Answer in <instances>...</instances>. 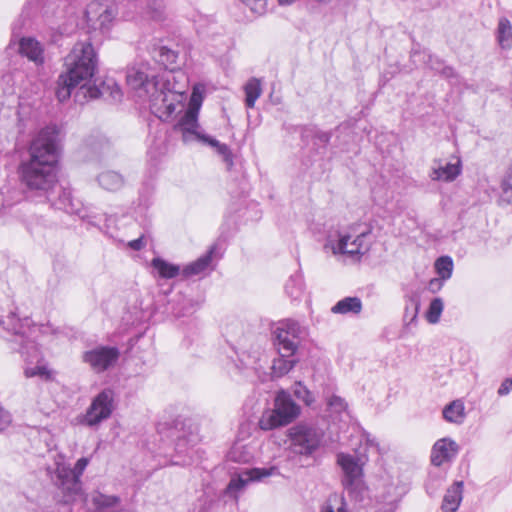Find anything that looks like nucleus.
Wrapping results in <instances>:
<instances>
[{
  "label": "nucleus",
  "mask_w": 512,
  "mask_h": 512,
  "mask_svg": "<svg viewBox=\"0 0 512 512\" xmlns=\"http://www.w3.org/2000/svg\"><path fill=\"white\" fill-rule=\"evenodd\" d=\"M28 153L29 157L18 167L19 181L26 197L44 199L57 210L99 225L102 219L88 214L82 203L72 197L71 190L58 181L56 130L50 127L42 129L32 140Z\"/></svg>",
  "instance_id": "nucleus-1"
},
{
  "label": "nucleus",
  "mask_w": 512,
  "mask_h": 512,
  "mask_svg": "<svg viewBox=\"0 0 512 512\" xmlns=\"http://www.w3.org/2000/svg\"><path fill=\"white\" fill-rule=\"evenodd\" d=\"M98 65L96 51L90 39L78 41L65 57L66 71L57 80L56 97L60 102L70 98L74 89L78 102L83 99H97L104 91L97 86H88L87 82L94 76Z\"/></svg>",
  "instance_id": "nucleus-2"
},
{
  "label": "nucleus",
  "mask_w": 512,
  "mask_h": 512,
  "mask_svg": "<svg viewBox=\"0 0 512 512\" xmlns=\"http://www.w3.org/2000/svg\"><path fill=\"white\" fill-rule=\"evenodd\" d=\"M127 84L148 96L151 112L160 120L167 121L184 109V92L170 87V74L166 77L148 73L145 66L131 67L126 75Z\"/></svg>",
  "instance_id": "nucleus-3"
},
{
  "label": "nucleus",
  "mask_w": 512,
  "mask_h": 512,
  "mask_svg": "<svg viewBox=\"0 0 512 512\" xmlns=\"http://www.w3.org/2000/svg\"><path fill=\"white\" fill-rule=\"evenodd\" d=\"M199 107L200 104H195L192 101L173 126V130L181 134L182 140L185 143L198 141L215 148L216 152L222 156L227 169L230 170L234 165L231 149L228 145L220 143L217 139L205 134L201 130L198 123Z\"/></svg>",
  "instance_id": "nucleus-4"
},
{
  "label": "nucleus",
  "mask_w": 512,
  "mask_h": 512,
  "mask_svg": "<svg viewBox=\"0 0 512 512\" xmlns=\"http://www.w3.org/2000/svg\"><path fill=\"white\" fill-rule=\"evenodd\" d=\"M371 229H361L360 225H353L346 230H338L327 237L325 247L331 248L334 255H346L354 260H360L371 246Z\"/></svg>",
  "instance_id": "nucleus-5"
},
{
  "label": "nucleus",
  "mask_w": 512,
  "mask_h": 512,
  "mask_svg": "<svg viewBox=\"0 0 512 512\" xmlns=\"http://www.w3.org/2000/svg\"><path fill=\"white\" fill-rule=\"evenodd\" d=\"M49 29L59 36L72 34L79 26L76 7L68 0H37Z\"/></svg>",
  "instance_id": "nucleus-6"
},
{
  "label": "nucleus",
  "mask_w": 512,
  "mask_h": 512,
  "mask_svg": "<svg viewBox=\"0 0 512 512\" xmlns=\"http://www.w3.org/2000/svg\"><path fill=\"white\" fill-rule=\"evenodd\" d=\"M324 437L323 431L309 423H298L287 430L288 457L308 458L320 448Z\"/></svg>",
  "instance_id": "nucleus-7"
},
{
  "label": "nucleus",
  "mask_w": 512,
  "mask_h": 512,
  "mask_svg": "<svg viewBox=\"0 0 512 512\" xmlns=\"http://www.w3.org/2000/svg\"><path fill=\"white\" fill-rule=\"evenodd\" d=\"M300 407L291 395L285 391L277 393L274 407L263 411L258 425L261 430L269 431L292 423L300 415Z\"/></svg>",
  "instance_id": "nucleus-8"
},
{
  "label": "nucleus",
  "mask_w": 512,
  "mask_h": 512,
  "mask_svg": "<svg viewBox=\"0 0 512 512\" xmlns=\"http://www.w3.org/2000/svg\"><path fill=\"white\" fill-rule=\"evenodd\" d=\"M337 463L344 472L342 483L345 493L351 500L362 502L367 493V488L363 481L362 466L364 461L360 457L339 453L337 455Z\"/></svg>",
  "instance_id": "nucleus-9"
},
{
  "label": "nucleus",
  "mask_w": 512,
  "mask_h": 512,
  "mask_svg": "<svg viewBox=\"0 0 512 512\" xmlns=\"http://www.w3.org/2000/svg\"><path fill=\"white\" fill-rule=\"evenodd\" d=\"M30 326L29 318L20 320L14 313H11L6 320H0V336L7 338L8 335H11L12 341L17 345L12 349L29 357L36 350L34 341L29 337Z\"/></svg>",
  "instance_id": "nucleus-10"
},
{
  "label": "nucleus",
  "mask_w": 512,
  "mask_h": 512,
  "mask_svg": "<svg viewBox=\"0 0 512 512\" xmlns=\"http://www.w3.org/2000/svg\"><path fill=\"white\" fill-rule=\"evenodd\" d=\"M89 460L82 457L77 460L74 468L65 464H57L55 471V485L63 492L66 501H72L81 494L82 483L80 477L86 469Z\"/></svg>",
  "instance_id": "nucleus-11"
},
{
  "label": "nucleus",
  "mask_w": 512,
  "mask_h": 512,
  "mask_svg": "<svg viewBox=\"0 0 512 512\" xmlns=\"http://www.w3.org/2000/svg\"><path fill=\"white\" fill-rule=\"evenodd\" d=\"M306 330L299 322L287 319L281 321L273 332L274 346L282 356H295Z\"/></svg>",
  "instance_id": "nucleus-12"
},
{
  "label": "nucleus",
  "mask_w": 512,
  "mask_h": 512,
  "mask_svg": "<svg viewBox=\"0 0 512 512\" xmlns=\"http://www.w3.org/2000/svg\"><path fill=\"white\" fill-rule=\"evenodd\" d=\"M279 474V469L276 466L242 469L231 476V479L224 490V495L237 501L239 494L249 483L261 481L264 478Z\"/></svg>",
  "instance_id": "nucleus-13"
},
{
  "label": "nucleus",
  "mask_w": 512,
  "mask_h": 512,
  "mask_svg": "<svg viewBox=\"0 0 512 512\" xmlns=\"http://www.w3.org/2000/svg\"><path fill=\"white\" fill-rule=\"evenodd\" d=\"M114 410V391L104 389L98 393L92 400L81 423L89 427L97 426L102 421L108 419Z\"/></svg>",
  "instance_id": "nucleus-14"
},
{
  "label": "nucleus",
  "mask_w": 512,
  "mask_h": 512,
  "mask_svg": "<svg viewBox=\"0 0 512 512\" xmlns=\"http://www.w3.org/2000/svg\"><path fill=\"white\" fill-rule=\"evenodd\" d=\"M115 17L113 7L93 1L89 3L84 11L83 20L85 21L88 32L104 33L109 30L111 23Z\"/></svg>",
  "instance_id": "nucleus-15"
},
{
  "label": "nucleus",
  "mask_w": 512,
  "mask_h": 512,
  "mask_svg": "<svg viewBox=\"0 0 512 512\" xmlns=\"http://www.w3.org/2000/svg\"><path fill=\"white\" fill-rule=\"evenodd\" d=\"M120 357V351L115 346H97L82 354V361L89 365L95 373H103L112 368Z\"/></svg>",
  "instance_id": "nucleus-16"
},
{
  "label": "nucleus",
  "mask_w": 512,
  "mask_h": 512,
  "mask_svg": "<svg viewBox=\"0 0 512 512\" xmlns=\"http://www.w3.org/2000/svg\"><path fill=\"white\" fill-rule=\"evenodd\" d=\"M458 446L449 438H442L435 442L431 451V462L435 466H441L450 461L457 454Z\"/></svg>",
  "instance_id": "nucleus-17"
},
{
  "label": "nucleus",
  "mask_w": 512,
  "mask_h": 512,
  "mask_svg": "<svg viewBox=\"0 0 512 512\" xmlns=\"http://www.w3.org/2000/svg\"><path fill=\"white\" fill-rule=\"evenodd\" d=\"M198 440V435L192 432L178 436L175 443V451L179 456L183 455L184 458L174 461V464L189 465L193 456V447Z\"/></svg>",
  "instance_id": "nucleus-18"
},
{
  "label": "nucleus",
  "mask_w": 512,
  "mask_h": 512,
  "mask_svg": "<svg viewBox=\"0 0 512 512\" xmlns=\"http://www.w3.org/2000/svg\"><path fill=\"white\" fill-rule=\"evenodd\" d=\"M215 249V246H211L204 255L185 265L181 271L182 276L187 279L204 273L211 265Z\"/></svg>",
  "instance_id": "nucleus-19"
},
{
  "label": "nucleus",
  "mask_w": 512,
  "mask_h": 512,
  "mask_svg": "<svg viewBox=\"0 0 512 512\" xmlns=\"http://www.w3.org/2000/svg\"><path fill=\"white\" fill-rule=\"evenodd\" d=\"M19 52L37 65L44 62L43 47L40 42L32 37H23L20 40Z\"/></svg>",
  "instance_id": "nucleus-20"
},
{
  "label": "nucleus",
  "mask_w": 512,
  "mask_h": 512,
  "mask_svg": "<svg viewBox=\"0 0 512 512\" xmlns=\"http://www.w3.org/2000/svg\"><path fill=\"white\" fill-rule=\"evenodd\" d=\"M462 171V164L460 158H457L455 163H447L445 166H434L432 168L430 178L433 181H454Z\"/></svg>",
  "instance_id": "nucleus-21"
},
{
  "label": "nucleus",
  "mask_w": 512,
  "mask_h": 512,
  "mask_svg": "<svg viewBox=\"0 0 512 512\" xmlns=\"http://www.w3.org/2000/svg\"><path fill=\"white\" fill-rule=\"evenodd\" d=\"M463 482H455L449 489H447L443 503L442 510L444 512H455L462 500Z\"/></svg>",
  "instance_id": "nucleus-22"
},
{
  "label": "nucleus",
  "mask_w": 512,
  "mask_h": 512,
  "mask_svg": "<svg viewBox=\"0 0 512 512\" xmlns=\"http://www.w3.org/2000/svg\"><path fill=\"white\" fill-rule=\"evenodd\" d=\"M98 184L105 190L115 192L120 190L124 184V177L117 171L106 170L97 177Z\"/></svg>",
  "instance_id": "nucleus-23"
},
{
  "label": "nucleus",
  "mask_w": 512,
  "mask_h": 512,
  "mask_svg": "<svg viewBox=\"0 0 512 512\" xmlns=\"http://www.w3.org/2000/svg\"><path fill=\"white\" fill-rule=\"evenodd\" d=\"M91 503L99 512H112L119 505L120 498L114 495L95 492L91 496Z\"/></svg>",
  "instance_id": "nucleus-24"
},
{
  "label": "nucleus",
  "mask_w": 512,
  "mask_h": 512,
  "mask_svg": "<svg viewBox=\"0 0 512 512\" xmlns=\"http://www.w3.org/2000/svg\"><path fill=\"white\" fill-rule=\"evenodd\" d=\"M298 359L295 356H282L279 354L272 362L271 370L273 378H281L288 374L297 364Z\"/></svg>",
  "instance_id": "nucleus-25"
},
{
  "label": "nucleus",
  "mask_w": 512,
  "mask_h": 512,
  "mask_svg": "<svg viewBox=\"0 0 512 512\" xmlns=\"http://www.w3.org/2000/svg\"><path fill=\"white\" fill-rule=\"evenodd\" d=\"M362 310V301L358 297H345L338 301L331 311L335 314H359Z\"/></svg>",
  "instance_id": "nucleus-26"
},
{
  "label": "nucleus",
  "mask_w": 512,
  "mask_h": 512,
  "mask_svg": "<svg viewBox=\"0 0 512 512\" xmlns=\"http://www.w3.org/2000/svg\"><path fill=\"white\" fill-rule=\"evenodd\" d=\"M151 266L158 272L159 277L164 279L175 278L182 271L178 265L172 264L160 257L153 258Z\"/></svg>",
  "instance_id": "nucleus-27"
},
{
  "label": "nucleus",
  "mask_w": 512,
  "mask_h": 512,
  "mask_svg": "<svg viewBox=\"0 0 512 512\" xmlns=\"http://www.w3.org/2000/svg\"><path fill=\"white\" fill-rule=\"evenodd\" d=\"M443 417L447 422L461 424L465 418V408L461 400L452 401L443 409Z\"/></svg>",
  "instance_id": "nucleus-28"
},
{
  "label": "nucleus",
  "mask_w": 512,
  "mask_h": 512,
  "mask_svg": "<svg viewBox=\"0 0 512 512\" xmlns=\"http://www.w3.org/2000/svg\"><path fill=\"white\" fill-rule=\"evenodd\" d=\"M245 91V104L248 108H253L256 100L262 93L260 80L257 78H251L244 86Z\"/></svg>",
  "instance_id": "nucleus-29"
},
{
  "label": "nucleus",
  "mask_w": 512,
  "mask_h": 512,
  "mask_svg": "<svg viewBox=\"0 0 512 512\" xmlns=\"http://www.w3.org/2000/svg\"><path fill=\"white\" fill-rule=\"evenodd\" d=\"M497 32L500 46L504 49L510 48L512 46V25L509 20L500 19Z\"/></svg>",
  "instance_id": "nucleus-30"
},
{
  "label": "nucleus",
  "mask_w": 512,
  "mask_h": 512,
  "mask_svg": "<svg viewBox=\"0 0 512 512\" xmlns=\"http://www.w3.org/2000/svg\"><path fill=\"white\" fill-rule=\"evenodd\" d=\"M435 269L442 280H448L453 272V260L450 256H441L435 262Z\"/></svg>",
  "instance_id": "nucleus-31"
},
{
  "label": "nucleus",
  "mask_w": 512,
  "mask_h": 512,
  "mask_svg": "<svg viewBox=\"0 0 512 512\" xmlns=\"http://www.w3.org/2000/svg\"><path fill=\"white\" fill-rule=\"evenodd\" d=\"M303 280L298 274L291 276L285 284V291L292 299H298L303 292Z\"/></svg>",
  "instance_id": "nucleus-32"
},
{
  "label": "nucleus",
  "mask_w": 512,
  "mask_h": 512,
  "mask_svg": "<svg viewBox=\"0 0 512 512\" xmlns=\"http://www.w3.org/2000/svg\"><path fill=\"white\" fill-rule=\"evenodd\" d=\"M158 56H159V62H161V64H163L167 69H170V72H169L170 79L174 78L173 75L171 74V72L173 71L174 68L171 66L176 63V60L178 58L177 52L163 46L159 49ZM167 75H168V73L164 77H166Z\"/></svg>",
  "instance_id": "nucleus-33"
},
{
  "label": "nucleus",
  "mask_w": 512,
  "mask_h": 512,
  "mask_svg": "<svg viewBox=\"0 0 512 512\" xmlns=\"http://www.w3.org/2000/svg\"><path fill=\"white\" fill-rule=\"evenodd\" d=\"M443 311V302L440 298H434L429 305L427 311V320L429 323L435 324L439 321L440 315Z\"/></svg>",
  "instance_id": "nucleus-34"
},
{
  "label": "nucleus",
  "mask_w": 512,
  "mask_h": 512,
  "mask_svg": "<svg viewBox=\"0 0 512 512\" xmlns=\"http://www.w3.org/2000/svg\"><path fill=\"white\" fill-rule=\"evenodd\" d=\"M24 374L27 378L38 376L45 381H50L53 379V371L48 369L46 366L26 368Z\"/></svg>",
  "instance_id": "nucleus-35"
},
{
  "label": "nucleus",
  "mask_w": 512,
  "mask_h": 512,
  "mask_svg": "<svg viewBox=\"0 0 512 512\" xmlns=\"http://www.w3.org/2000/svg\"><path fill=\"white\" fill-rule=\"evenodd\" d=\"M293 394L299 400H302L307 406L314 402L312 393L301 382H296L293 387Z\"/></svg>",
  "instance_id": "nucleus-36"
},
{
  "label": "nucleus",
  "mask_w": 512,
  "mask_h": 512,
  "mask_svg": "<svg viewBox=\"0 0 512 512\" xmlns=\"http://www.w3.org/2000/svg\"><path fill=\"white\" fill-rule=\"evenodd\" d=\"M327 406L331 411L341 413L347 409L348 405L343 398L337 395H332L327 400Z\"/></svg>",
  "instance_id": "nucleus-37"
},
{
  "label": "nucleus",
  "mask_w": 512,
  "mask_h": 512,
  "mask_svg": "<svg viewBox=\"0 0 512 512\" xmlns=\"http://www.w3.org/2000/svg\"><path fill=\"white\" fill-rule=\"evenodd\" d=\"M146 7L148 9L147 11V14L152 18V19H160L161 15H162V3L161 1H153V3L151 4L150 2H147L146 3Z\"/></svg>",
  "instance_id": "nucleus-38"
},
{
  "label": "nucleus",
  "mask_w": 512,
  "mask_h": 512,
  "mask_svg": "<svg viewBox=\"0 0 512 512\" xmlns=\"http://www.w3.org/2000/svg\"><path fill=\"white\" fill-rule=\"evenodd\" d=\"M12 423L11 413L0 406V432L7 429Z\"/></svg>",
  "instance_id": "nucleus-39"
},
{
  "label": "nucleus",
  "mask_w": 512,
  "mask_h": 512,
  "mask_svg": "<svg viewBox=\"0 0 512 512\" xmlns=\"http://www.w3.org/2000/svg\"><path fill=\"white\" fill-rule=\"evenodd\" d=\"M362 440L365 442V445L368 448H374L378 453H380L379 443L377 442L376 438L373 437L370 433L363 432Z\"/></svg>",
  "instance_id": "nucleus-40"
},
{
  "label": "nucleus",
  "mask_w": 512,
  "mask_h": 512,
  "mask_svg": "<svg viewBox=\"0 0 512 512\" xmlns=\"http://www.w3.org/2000/svg\"><path fill=\"white\" fill-rule=\"evenodd\" d=\"M512 391V378H506L498 388L499 396H506Z\"/></svg>",
  "instance_id": "nucleus-41"
},
{
  "label": "nucleus",
  "mask_w": 512,
  "mask_h": 512,
  "mask_svg": "<svg viewBox=\"0 0 512 512\" xmlns=\"http://www.w3.org/2000/svg\"><path fill=\"white\" fill-rule=\"evenodd\" d=\"M128 246L134 251H140L146 246V241L144 236H140L139 238L132 240L128 243Z\"/></svg>",
  "instance_id": "nucleus-42"
},
{
  "label": "nucleus",
  "mask_w": 512,
  "mask_h": 512,
  "mask_svg": "<svg viewBox=\"0 0 512 512\" xmlns=\"http://www.w3.org/2000/svg\"><path fill=\"white\" fill-rule=\"evenodd\" d=\"M445 280H442V278H434V279H431L430 282H429V290L433 293L439 291L441 289V287L443 286V283H444Z\"/></svg>",
  "instance_id": "nucleus-43"
},
{
  "label": "nucleus",
  "mask_w": 512,
  "mask_h": 512,
  "mask_svg": "<svg viewBox=\"0 0 512 512\" xmlns=\"http://www.w3.org/2000/svg\"><path fill=\"white\" fill-rule=\"evenodd\" d=\"M315 137L320 143L326 145L330 141L331 135L328 132H317Z\"/></svg>",
  "instance_id": "nucleus-44"
},
{
  "label": "nucleus",
  "mask_w": 512,
  "mask_h": 512,
  "mask_svg": "<svg viewBox=\"0 0 512 512\" xmlns=\"http://www.w3.org/2000/svg\"><path fill=\"white\" fill-rule=\"evenodd\" d=\"M110 94L115 101H119L122 97V92L115 83H113V88L111 89Z\"/></svg>",
  "instance_id": "nucleus-45"
},
{
  "label": "nucleus",
  "mask_w": 512,
  "mask_h": 512,
  "mask_svg": "<svg viewBox=\"0 0 512 512\" xmlns=\"http://www.w3.org/2000/svg\"><path fill=\"white\" fill-rule=\"evenodd\" d=\"M441 73H442L445 77L449 78V77H452V76L454 75V70H453V68H451V67L445 66V67H443V68L441 69Z\"/></svg>",
  "instance_id": "nucleus-46"
},
{
  "label": "nucleus",
  "mask_w": 512,
  "mask_h": 512,
  "mask_svg": "<svg viewBox=\"0 0 512 512\" xmlns=\"http://www.w3.org/2000/svg\"><path fill=\"white\" fill-rule=\"evenodd\" d=\"M410 303H411V306L413 308V315H412V319H414L417 315V312H418V307H419V302L416 300V299H411L410 300Z\"/></svg>",
  "instance_id": "nucleus-47"
},
{
  "label": "nucleus",
  "mask_w": 512,
  "mask_h": 512,
  "mask_svg": "<svg viewBox=\"0 0 512 512\" xmlns=\"http://www.w3.org/2000/svg\"><path fill=\"white\" fill-rule=\"evenodd\" d=\"M175 315H176V316H178V317H180V316H184V315H186V314H185V313H179V312H177V313H175Z\"/></svg>",
  "instance_id": "nucleus-48"
},
{
  "label": "nucleus",
  "mask_w": 512,
  "mask_h": 512,
  "mask_svg": "<svg viewBox=\"0 0 512 512\" xmlns=\"http://www.w3.org/2000/svg\"><path fill=\"white\" fill-rule=\"evenodd\" d=\"M103 220H104V221H107V220H108V218H107V215H106V214H103Z\"/></svg>",
  "instance_id": "nucleus-49"
},
{
  "label": "nucleus",
  "mask_w": 512,
  "mask_h": 512,
  "mask_svg": "<svg viewBox=\"0 0 512 512\" xmlns=\"http://www.w3.org/2000/svg\"><path fill=\"white\" fill-rule=\"evenodd\" d=\"M144 3V0H139V4L142 6Z\"/></svg>",
  "instance_id": "nucleus-50"
},
{
  "label": "nucleus",
  "mask_w": 512,
  "mask_h": 512,
  "mask_svg": "<svg viewBox=\"0 0 512 512\" xmlns=\"http://www.w3.org/2000/svg\"><path fill=\"white\" fill-rule=\"evenodd\" d=\"M53 41L57 42V39H56V37L54 35H53Z\"/></svg>",
  "instance_id": "nucleus-51"
}]
</instances>
